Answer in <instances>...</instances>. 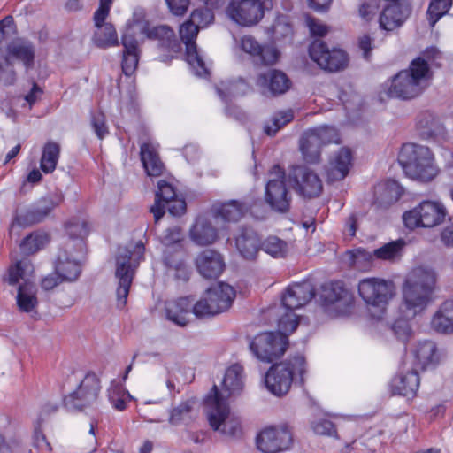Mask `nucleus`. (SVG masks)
<instances>
[{"label": "nucleus", "mask_w": 453, "mask_h": 453, "mask_svg": "<svg viewBox=\"0 0 453 453\" xmlns=\"http://www.w3.org/2000/svg\"><path fill=\"white\" fill-rule=\"evenodd\" d=\"M437 274L428 266H418L405 276L401 288V303L387 323L395 335L405 342L411 335V321L421 316L433 301Z\"/></svg>", "instance_id": "obj_1"}, {"label": "nucleus", "mask_w": 453, "mask_h": 453, "mask_svg": "<svg viewBox=\"0 0 453 453\" xmlns=\"http://www.w3.org/2000/svg\"><path fill=\"white\" fill-rule=\"evenodd\" d=\"M4 280L12 286H18L16 304L19 311L36 318L39 302L31 262L27 258H23L11 265Z\"/></svg>", "instance_id": "obj_2"}, {"label": "nucleus", "mask_w": 453, "mask_h": 453, "mask_svg": "<svg viewBox=\"0 0 453 453\" xmlns=\"http://www.w3.org/2000/svg\"><path fill=\"white\" fill-rule=\"evenodd\" d=\"M307 374L304 357L296 355L272 365L265 374V383L272 394L280 396L288 392L292 383L303 386Z\"/></svg>", "instance_id": "obj_3"}, {"label": "nucleus", "mask_w": 453, "mask_h": 453, "mask_svg": "<svg viewBox=\"0 0 453 453\" xmlns=\"http://www.w3.org/2000/svg\"><path fill=\"white\" fill-rule=\"evenodd\" d=\"M144 245L139 241L119 246L116 254L115 277L118 280L116 289L117 306L124 308L134 275V271L144 255Z\"/></svg>", "instance_id": "obj_4"}, {"label": "nucleus", "mask_w": 453, "mask_h": 453, "mask_svg": "<svg viewBox=\"0 0 453 453\" xmlns=\"http://www.w3.org/2000/svg\"><path fill=\"white\" fill-rule=\"evenodd\" d=\"M289 317V324L285 320V317L279 319V332H265L257 335L250 344V349L254 356L262 362L271 363L279 358L287 349L288 341V334L293 333L299 322L294 319L292 314Z\"/></svg>", "instance_id": "obj_5"}, {"label": "nucleus", "mask_w": 453, "mask_h": 453, "mask_svg": "<svg viewBox=\"0 0 453 453\" xmlns=\"http://www.w3.org/2000/svg\"><path fill=\"white\" fill-rule=\"evenodd\" d=\"M227 398L216 385L204 398V411L211 427L227 436L237 437L242 434L241 422L230 410Z\"/></svg>", "instance_id": "obj_6"}, {"label": "nucleus", "mask_w": 453, "mask_h": 453, "mask_svg": "<svg viewBox=\"0 0 453 453\" xmlns=\"http://www.w3.org/2000/svg\"><path fill=\"white\" fill-rule=\"evenodd\" d=\"M404 173L411 179L426 182L438 173L432 151L426 146L405 143L398 156Z\"/></svg>", "instance_id": "obj_7"}, {"label": "nucleus", "mask_w": 453, "mask_h": 453, "mask_svg": "<svg viewBox=\"0 0 453 453\" xmlns=\"http://www.w3.org/2000/svg\"><path fill=\"white\" fill-rule=\"evenodd\" d=\"M357 288L370 316L376 320L386 319L389 302L395 296L393 281L376 277L365 278L359 281Z\"/></svg>", "instance_id": "obj_8"}, {"label": "nucleus", "mask_w": 453, "mask_h": 453, "mask_svg": "<svg viewBox=\"0 0 453 453\" xmlns=\"http://www.w3.org/2000/svg\"><path fill=\"white\" fill-rule=\"evenodd\" d=\"M235 298V291L229 284L219 282L208 288L193 305L197 318L214 316L227 311Z\"/></svg>", "instance_id": "obj_9"}, {"label": "nucleus", "mask_w": 453, "mask_h": 453, "mask_svg": "<svg viewBox=\"0 0 453 453\" xmlns=\"http://www.w3.org/2000/svg\"><path fill=\"white\" fill-rule=\"evenodd\" d=\"M447 214V209L441 202L426 200L419 203L413 209L405 211L403 215V220L409 229L417 227L432 228L442 224Z\"/></svg>", "instance_id": "obj_10"}, {"label": "nucleus", "mask_w": 453, "mask_h": 453, "mask_svg": "<svg viewBox=\"0 0 453 453\" xmlns=\"http://www.w3.org/2000/svg\"><path fill=\"white\" fill-rule=\"evenodd\" d=\"M85 254V243L81 240L67 241L64 244L56 264V271L62 280L75 281L79 278Z\"/></svg>", "instance_id": "obj_11"}, {"label": "nucleus", "mask_w": 453, "mask_h": 453, "mask_svg": "<svg viewBox=\"0 0 453 453\" xmlns=\"http://www.w3.org/2000/svg\"><path fill=\"white\" fill-rule=\"evenodd\" d=\"M199 28L189 19L180 26L179 36L181 42L185 45V58L188 64L191 66L195 74L200 77H205L210 73V61L204 54L197 49L196 42Z\"/></svg>", "instance_id": "obj_12"}, {"label": "nucleus", "mask_w": 453, "mask_h": 453, "mask_svg": "<svg viewBox=\"0 0 453 453\" xmlns=\"http://www.w3.org/2000/svg\"><path fill=\"white\" fill-rule=\"evenodd\" d=\"M270 4L263 0H230L226 13L238 26L251 27L263 19L265 10Z\"/></svg>", "instance_id": "obj_13"}, {"label": "nucleus", "mask_w": 453, "mask_h": 453, "mask_svg": "<svg viewBox=\"0 0 453 453\" xmlns=\"http://www.w3.org/2000/svg\"><path fill=\"white\" fill-rule=\"evenodd\" d=\"M265 200L275 211L287 212L289 209L291 196L286 186L285 172L273 165L268 173Z\"/></svg>", "instance_id": "obj_14"}, {"label": "nucleus", "mask_w": 453, "mask_h": 453, "mask_svg": "<svg viewBox=\"0 0 453 453\" xmlns=\"http://www.w3.org/2000/svg\"><path fill=\"white\" fill-rule=\"evenodd\" d=\"M288 177L293 189L303 197H317L322 191V180L318 173L305 165L292 166Z\"/></svg>", "instance_id": "obj_15"}, {"label": "nucleus", "mask_w": 453, "mask_h": 453, "mask_svg": "<svg viewBox=\"0 0 453 453\" xmlns=\"http://www.w3.org/2000/svg\"><path fill=\"white\" fill-rule=\"evenodd\" d=\"M309 54L321 69L328 72L343 70L349 65L348 54L343 50L338 48L329 50L321 41H314L310 45Z\"/></svg>", "instance_id": "obj_16"}, {"label": "nucleus", "mask_w": 453, "mask_h": 453, "mask_svg": "<svg viewBox=\"0 0 453 453\" xmlns=\"http://www.w3.org/2000/svg\"><path fill=\"white\" fill-rule=\"evenodd\" d=\"M292 433L287 426H269L257 436V447L263 453H278L292 444Z\"/></svg>", "instance_id": "obj_17"}, {"label": "nucleus", "mask_w": 453, "mask_h": 453, "mask_svg": "<svg viewBox=\"0 0 453 453\" xmlns=\"http://www.w3.org/2000/svg\"><path fill=\"white\" fill-rule=\"evenodd\" d=\"M241 50L263 65H274L280 58L281 52L273 44H261L252 35H243L239 42Z\"/></svg>", "instance_id": "obj_18"}, {"label": "nucleus", "mask_w": 453, "mask_h": 453, "mask_svg": "<svg viewBox=\"0 0 453 453\" xmlns=\"http://www.w3.org/2000/svg\"><path fill=\"white\" fill-rule=\"evenodd\" d=\"M314 288L310 282H303L293 284L288 288L282 296V305L286 312L281 317H285V320L289 324V317L292 314L294 319L298 322L297 317L293 312L294 310L299 309L308 303L314 297Z\"/></svg>", "instance_id": "obj_19"}, {"label": "nucleus", "mask_w": 453, "mask_h": 453, "mask_svg": "<svg viewBox=\"0 0 453 453\" xmlns=\"http://www.w3.org/2000/svg\"><path fill=\"white\" fill-rule=\"evenodd\" d=\"M101 389L100 380L95 373H88L78 388L66 399V404L76 409H82L94 403Z\"/></svg>", "instance_id": "obj_20"}, {"label": "nucleus", "mask_w": 453, "mask_h": 453, "mask_svg": "<svg viewBox=\"0 0 453 453\" xmlns=\"http://www.w3.org/2000/svg\"><path fill=\"white\" fill-rule=\"evenodd\" d=\"M150 30V23L143 9H135L132 17L127 20L122 35V45L134 47L148 38Z\"/></svg>", "instance_id": "obj_21"}, {"label": "nucleus", "mask_w": 453, "mask_h": 453, "mask_svg": "<svg viewBox=\"0 0 453 453\" xmlns=\"http://www.w3.org/2000/svg\"><path fill=\"white\" fill-rule=\"evenodd\" d=\"M196 265L199 273L206 279L219 277L225 267L222 256L212 250H205L198 254Z\"/></svg>", "instance_id": "obj_22"}, {"label": "nucleus", "mask_w": 453, "mask_h": 453, "mask_svg": "<svg viewBox=\"0 0 453 453\" xmlns=\"http://www.w3.org/2000/svg\"><path fill=\"white\" fill-rule=\"evenodd\" d=\"M410 11L397 2L383 5L379 16L380 27L386 31H392L401 27L408 18Z\"/></svg>", "instance_id": "obj_23"}, {"label": "nucleus", "mask_w": 453, "mask_h": 453, "mask_svg": "<svg viewBox=\"0 0 453 453\" xmlns=\"http://www.w3.org/2000/svg\"><path fill=\"white\" fill-rule=\"evenodd\" d=\"M323 297L327 306H332L339 314H344L351 306L353 298L351 294L343 286L337 282L326 288Z\"/></svg>", "instance_id": "obj_24"}, {"label": "nucleus", "mask_w": 453, "mask_h": 453, "mask_svg": "<svg viewBox=\"0 0 453 453\" xmlns=\"http://www.w3.org/2000/svg\"><path fill=\"white\" fill-rule=\"evenodd\" d=\"M427 63L420 58L414 59L409 69L399 72L393 77V85H418L428 76Z\"/></svg>", "instance_id": "obj_25"}, {"label": "nucleus", "mask_w": 453, "mask_h": 453, "mask_svg": "<svg viewBox=\"0 0 453 453\" xmlns=\"http://www.w3.org/2000/svg\"><path fill=\"white\" fill-rule=\"evenodd\" d=\"M147 39L157 41L160 48L169 51L170 59L175 58L180 52V43L176 39L173 29L168 25L150 27Z\"/></svg>", "instance_id": "obj_26"}, {"label": "nucleus", "mask_w": 453, "mask_h": 453, "mask_svg": "<svg viewBox=\"0 0 453 453\" xmlns=\"http://www.w3.org/2000/svg\"><path fill=\"white\" fill-rule=\"evenodd\" d=\"M352 155L347 148L339 150L330 159L326 173L329 181L343 180L351 166Z\"/></svg>", "instance_id": "obj_27"}, {"label": "nucleus", "mask_w": 453, "mask_h": 453, "mask_svg": "<svg viewBox=\"0 0 453 453\" xmlns=\"http://www.w3.org/2000/svg\"><path fill=\"white\" fill-rule=\"evenodd\" d=\"M430 327L438 334H453V300H446L439 305L431 318Z\"/></svg>", "instance_id": "obj_28"}, {"label": "nucleus", "mask_w": 453, "mask_h": 453, "mask_svg": "<svg viewBox=\"0 0 453 453\" xmlns=\"http://www.w3.org/2000/svg\"><path fill=\"white\" fill-rule=\"evenodd\" d=\"M403 192V188L395 180H388L380 182L374 188V204L380 208H387L396 203Z\"/></svg>", "instance_id": "obj_29"}, {"label": "nucleus", "mask_w": 453, "mask_h": 453, "mask_svg": "<svg viewBox=\"0 0 453 453\" xmlns=\"http://www.w3.org/2000/svg\"><path fill=\"white\" fill-rule=\"evenodd\" d=\"M193 305L192 301L188 297H181L166 302L165 314L167 319L180 326H185L189 322L191 307Z\"/></svg>", "instance_id": "obj_30"}, {"label": "nucleus", "mask_w": 453, "mask_h": 453, "mask_svg": "<svg viewBox=\"0 0 453 453\" xmlns=\"http://www.w3.org/2000/svg\"><path fill=\"white\" fill-rule=\"evenodd\" d=\"M265 33L271 41L269 44L274 46H276V43L287 44L292 42V25L288 18L284 15L278 16L271 26L265 27Z\"/></svg>", "instance_id": "obj_31"}, {"label": "nucleus", "mask_w": 453, "mask_h": 453, "mask_svg": "<svg viewBox=\"0 0 453 453\" xmlns=\"http://www.w3.org/2000/svg\"><path fill=\"white\" fill-rule=\"evenodd\" d=\"M52 203L37 207L25 212H18L10 226V234L19 235V229L41 221L53 209Z\"/></svg>", "instance_id": "obj_32"}, {"label": "nucleus", "mask_w": 453, "mask_h": 453, "mask_svg": "<svg viewBox=\"0 0 453 453\" xmlns=\"http://www.w3.org/2000/svg\"><path fill=\"white\" fill-rule=\"evenodd\" d=\"M190 238L197 245H210L218 238L217 229L213 226L211 219L200 216L190 229Z\"/></svg>", "instance_id": "obj_33"}, {"label": "nucleus", "mask_w": 453, "mask_h": 453, "mask_svg": "<svg viewBox=\"0 0 453 453\" xmlns=\"http://www.w3.org/2000/svg\"><path fill=\"white\" fill-rule=\"evenodd\" d=\"M198 408L199 403L196 398L182 401L170 411L168 422L172 426L188 423L197 416Z\"/></svg>", "instance_id": "obj_34"}, {"label": "nucleus", "mask_w": 453, "mask_h": 453, "mask_svg": "<svg viewBox=\"0 0 453 453\" xmlns=\"http://www.w3.org/2000/svg\"><path fill=\"white\" fill-rule=\"evenodd\" d=\"M416 128L418 135L425 140L435 138L444 133V127L440 119L429 111L418 116Z\"/></svg>", "instance_id": "obj_35"}, {"label": "nucleus", "mask_w": 453, "mask_h": 453, "mask_svg": "<svg viewBox=\"0 0 453 453\" xmlns=\"http://www.w3.org/2000/svg\"><path fill=\"white\" fill-rule=\"evenodd\" d=\"M94 23L96 29L92 40L98 48L106 49L119 45L118 34L111 23L106 22V19L101 22L94 19Z\"/></svg>", "instance_id": "obj_36"}, {"label": "nucleus", "mask_w": 453, "mask_h": 453, "mask_svg": "<svg viewBox=\"0 0 453 453\" xmlns=\"http://www.w3.org/2000/svg\"><path fill=\"white\" fill-rule=\"evenodd\" d=\"M235 245L245 259H254L260 250L258 235L252 229H244L236 237Z\"/></svg>", "instance_id": "obj_37"}, {"label": "nucleus", "mask_w": 453, "mask_h": 453, "mask_svg": "<svg viewBox=\"0 0 453 453\" xmlns=\"http://www.w3.org/2000/svg\"><path fill=\"white\" fill-rule=\"evenodd\" d=\"M177 196L174 188L170 183L165 180H159L157 182L155 203L150 208L156 222L164 216L166 203Z\"/></svg>", "instance_id": "obj_38"}, {"label": "nucleus", "mask_w": 453, "mask_h": 453, "mask_svg": "<svg viewBox=\"0 0 453 453\" xmlns=\"http://www.w3.org/2000/svg\"><path fill=\"white\" fill-rule=\"evenodd\" d=\"M141 160L147 174L150 177L160 176L164 170V165L161 162L157 148L150 143L145 142L141 145Z\"/></svg>", "instance_id": "obj_39"}, {"label": "nucleus", "mask_w": 453, "mask_h": 453, "mask_svg": "<svg viewBox=\"0 0 453 453\" xmlns=\"http://www.w3.org/2000/svg\"><path fill=\"white\" fill-rule=\"evenodd\" d=\"M321 145L311 129L307 130L299 140V150L303 159L308 164H317L320 160Z\"/></svg>", "instance_id": "obj_40"}, {"label": "nucleus", "mask_w": 453, "mask_h": 453, "mask_svg": "<svg viewBox=\"0 0 453 453\" xmlns=\"http://www.w3.org/2000/svg\"><path fill=\"white\" fill-rule=\"evenodd\" d=\"M34 59V50L30 42L17 40L10 43L7 47L6 61L11 63L12 60H18L28 68L31 66Z\"/></svg>", "instance_id": "obj_41"}, {"label": "nucleus", "mask_w": 453, "mask_h": 453, "mask_svg": "<svg viewBox=\"0 0 453 453\" xmlns=\"http://www.w3.org/2000/svg\"><path fill=\"white\" fill-rule=\"evenodd\" d=\"M242 372L243 369L238 364H234L227 368L222 381V388L219 392H222L226 397L239 393L243 387Z\"/></svg>", "instance_id": "obj_42"}, {"label": "nucleus", "mask_w": 453, "mask_h": 453, "mask_svg": "<svg viewBox=\"0 0 453 453\" xmlns=\"http://www.w3.org/2000/svg\"><path fill=\"white\" fill-rule=\"evenodd\" d=\"M247 211L248 206L236 200L217 204L213 207L215 218H221L223 220L228 222L240 220Z\"/></svg>", "instance_id": "obj_43"}, {"label": "nucleus", "mask_w": 453, "mask_h": 453, "mask_svg": "<svg viewBox=\"0 0 453 453\" xmlns=\"http://www.w3.org/2000/svg\"><path fill=\"white\" fill-rule=\"evenodd\" d=\"M394 389L402 395L412 397L419 388V376L414 371L398 376L393 380Z\"/></svg>", "instance_id": "obj_44"}, {"label": "nucleus", "mask_w": 453, "mask_h": 453, "mask_svg": "<svg viewBox=\"0 0 453 453\" xmlns=\"http://www.w3.org/2000/svg\"><path fill=\"white\" fill-rule=\"evenodd\" d=\"M414 356L422 369L434 365L439 360L436 345L432 341L419 342L414 349Z\"/></svg>", "instance_id": "obj_45"}, {"label": "nucleus", "mask_w": 453, "mask_h": 453, "mask_svg": "<svg viewBox=\"0 0 453 453\" xmlns=\"http://www.w3.org/2000/svg\"><path fill=\"white\" fill-rule=\"evenodd\" d=\"M423 87H384L379 93V98L381 102L387 99L410 100L423 93Z\"/></svg>", "instance_id": "obj_46"}, {"label": "nucleus", "mask_w": 453, "mask_h": 453, "mask_svg": "<svg viewBox=\"0 0 453 453\" xmlns=\"http://www.w3.org/2000/svg\"><path fill=\"white\" fill-rule=\"evenodd\" d=\"M60 155V145L53 141L46 142L42 148L40 167L45 173H52L57 166Z\"/></svg>", "instance_id": "obj_47"}, {"label": "nucleus", "mask_w": 453, "mask_h": 453, "mask_svg": "<svg viewBox=\"0 0 453 453\" xmlns=\"http://www.w3.org/2000/svg\"><path fill=\"white\" fill-rule=\"evenodd\" d=\"M49 241L50 238L46 233L34 232L22 241L20 250L24 254H34L42 249Z\"/></svg>", "instance_id": "obj_48"}, {"label": "nucleus", "mask_w": 453, "mask_h": 453, "mask_svg": "<svg viewBox=\"0 0 453 453\" xmlns=\"http://www.w3.org/2000/svg\"><path fill=\"white\" fill-rule=\"evenodd\" d=\"M404 244L403 240L388 242L374 250V257L380 260L394 261L401 257Z\"/></svg>", "instance_id": "obj_49"}, {"label": "nucleus", "mask_w": 453, "mask_h": 453, "mask_svg": "<svg viewBox=\"0 0 453 453\" xmlns=\"http://www.w3.org/2000/svg\"><path fill=\"white\" fill-rule=\"evenodd\" d=\"M350 264L359 270H368L372 267L374 257V251L369 252L363 248H358L348 252Z\"/></svg>", "instance_id": "obj_50"}, {"label": "nucleus", "mask_w": 453, "mask_h": 453, "mask_svg": "<svg viewBox=\"0 0 453 453\" xmlns=\"http://www.w3.org/2000/svg\"><path fill=\"white\" fill-rule=\"evenodd\" d=\"M294 119L292 111L276 112L264 127L265 133L269 135H274L280 128L291 122Z\"/></svg>", "instance_id": "obj_51"}, {"label": "nucleus", "mask_w": 453, "mask_h": 453, "mask_svg": "<svg viewBox=\"0 0 453 453\" xmlns=\"http://www.w3.org/2000/svg\"><path fill=\"white\" fill-rule=\"evenodd\" d=\"M260 250L275 258L284 257L288 252V245L276 236H269L262 243Z\"/></svg>", "instance_id": "obj_52"}, {"label": "nucleus", "mask_w": 453, "mask_h": 453, "mask_svg": "<svg viewBox=\"0 0 453 453\" xmlns=\"http://www.w3.org/2000/svg\"><path fill=\"white\" fill-rule=\"evenodd\" d=\"M129 394L122 388L121 385L112 381L108 389V398L114 409L123 411L127 406V399Z\"/></svg>", "instance_id": "obj_53"}, {"label": "nucleus", "mask_w": 453, "mask_h": 453, "mask_svg": "<svg viewBox=\"0 0 453 453\" xmlns=\"http://www.w3.org/2000/svg\"><path fill=\"white\" fill-rule=\"evenodd\" d=\"M257 85H288L289 79L281 70L271 69L261 73L257 81Z\"/></svg>", "instance_id": "obj_54"}, {"label": "nucleus", "mask_w": 453, "mask_h": 453, "mask_svg": "<svg viewBox=\"0 0 453 453\" xmlns=\"http://www.w3.org/2000/svg\"><path fill=\"white\" fill-rule=\"evenodd\" d=\"M452 5V0H432L427 10L428 20L433 27Z\"/></svg>", "instance_id": "obj_55"}, {"label": "nucleus", "mask_w": 453, "mask_h": 453, "mask_svg": "<svg viewBox=\"0 0 453 453\" xmlns=\"http://www.w3.org/2000/svg\"><path fill=\"white\" fill-rule=\"evenodd\" d=\"M311 132L317 136L319 143L322 146L328 143H338L340 135L338 130L331 126H319L311 128Z\"/></svg>", "instance_id": "obj_56"}, {"label": "nucleus", "mask_w": 453, "mask_h": 453, "mask_svg": "<svg viewBox=\"0 0 453 453\" xmlns=\"http://www.w3.org/2000/svg\"><path fill=\"white\" fill-rule=\"evenodd\" d=\"M124 47V54L122 60V71L126 76H130L135 71L138 59H139V50L138 45H134V47Z\"/></svg>", "instance_id": "obj_57"}, {"label": "nucleus", "mask_w": 453, "mask_h": 453, "mask_svg": "<svg viewBox=\"0 0 453 453\" xmlns=\"http://www.w3.org/2000/svg\"><path fill=\"white\" fill-rule=\"evenodd\" d=\"M211 8L207 5L204 8L194 10L190 14L189 20L199 29L207 27L214 21V14Z\"/></svg>", "instance_id": "obj_58"}, {"label": "nucleus", "mask_w": 453, "mask_h": 453, "mask_svg": "<svg viewBox=\"0 0 453 453\" xmlns=\"http://www.w3.org/2000/svg\"><path fill=\"white\" fill-rule=\"evenodd\" d=\"M66 230L70 235V239L68 241L81 240L83 242V238L88 234L87 223L81 220L69 222L66 226Z\"/></svg>", "instance_id": "obj_59"}, {"label": "nucleus", "mask_w": 453, "mask_h": 453, "mask_svg": "<svg viewBox=\"0 0 453 453\" xmlns=\"http://www.w3.org/2000/svg\"><path fill=\"white\" fill-rule=\"evenodd\" d=\"M34 446L40 450L41 453H50L51 451L50 444L46 440L41 429V418L35 424Z\"/></svg>", "instance_id": "obj_60"}, {"label": "nucleus", "mask_w": 453, "mask_h": 453, "mask_svg": "<svg viewBox=\"0 0 453 453\" xmlns=\"http://www.w3.org/2000/svg\"><path fill=\"white\" fill-rule=\"evenodd\" d=\"M379 2V0H368L364 3L359 8L360 17L365 21L372 20L380 7Z\"/></svg>", "instance_id": "obj_61"}, {"label": "nucleus", "mask_w": 453, "mask_h": 453, "mask_svg": "<svg viewBox=\"0 0 453 453\" xmlns=\"http://www.w3.org/2000/svg\"><path fill=\"white\" fill-rule=\"evenodd\" d=\"M169 12L178 17H182L188 12L190 0H165Z\"/></svg>", "instance_id": "obj_62"}, {"label": "nucleus", "mask_w": 453, "mask_h": 453, "mask_svg": "<svg viewBox=\"0 0 453 453\" xmlns=\"http://www.w3.org/2000/svg\"><path fill=\"white\" fill-rule=\"evenodd\" d=\"M312 429L315 434L319 435H336L334 425L327 419H319L312 424Z\"/></svg>", "instance_id": "obj_63"}, {"label": "nucleus", "mask_w": 453, "mask_h": 453, "mask_svg": "<svg viewBox=\"0 0 453 453\" xmlns=\"http://www.w3.org/2000/svg\"><path fill=\"white\" fill-rule=\"evenodd\" d=\"M91 124L99 139H103L108 134L105 117L102 112L95 113L92 116Z\"/></svg>", "instance_id": "obj_64"}]
</instances>
